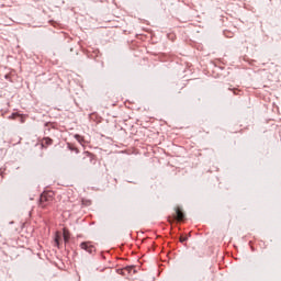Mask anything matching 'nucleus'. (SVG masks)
<instances>
[{
    "instance_id": "1",
    "label": "nucleus",
    "mask_w": 281,
    "mask_h": 281,
    "mask_svg": "<svg viewBox=\"0 0 281 281\" xmlns=\"http://www.w3.org/2000/svg\"><path fill=\"white\" fill-rule=\"evenodd\" d=\"M54 191H44L40 196V207L45 210V207H47V205L54 201Z\"/></svg>"
},
{
    "instance_id": "2",
    "label": "nucleus",
    "mask_w": 281,
    "mask_h": 281,
    "mask_svg": "<svg viewBox=\"0 0 281 281\" xmlns=\"http://www.w3.org/2000/svg\"><path fill=\"white\" fill-rule=\"evenodd\" d=\"M80 248L83 249L85 251H88V254H94V251H95V246H93V244H91V241L81 243Z\"/></svg>"
},
{
    "instance_id": "3",
    "label": "nucleus",
    "mask_w": 281,
    "mask_h": 281,
    "mask_svg": "<svg viewBox=\"0 0 281 281\" xmlns=\"http://www.w3.org/2000/svg\"><path fill=\"white\" fill-rule=\"evenodd\" d=\"M186 218V214H183V211H181V207H176V220L181 222Z\"/></svg>"
},
{
    "instance_id": "4",
    "label": "nucleus",
    "mask_w": 281,
    "mask_h": 281,
    "mask_svg": "<svg viewBox=\"0 0 281 281\" xmlns=\"http://www.w3.org/2000/svg\"><path fill=\"white\" fill-rule=\"evenodd\" d=\"M52 144H54V139L49 138V137H45L42 139V147L43 148H47V146H52Z\"/></svg>"
},
{
    "instance_id": "5",
    "label": "nucleus",
    "mask_w": 281,
    "mask_h": 281,
    "mask_svg": "<svg viewBox=\"0 0 281 281\" xmlns=\"http://www.w3.org/2000/svg\"><path fill=\"white\" fill-rule=\"evenodd\" d=\"M121 273L123 276H126V273H135V267L128 266L121 270Z\"/></svg>"
},
{
    "instance_id": "6",
    "label": "nucleus",
    "mask_w": 281,
    "mask_h": 281,
    "mask_svg": "<svg viewBox=\"0 0 281 281\" xmlns=\"http://www.w3.org/2000/svg\"><path fill=\"white\" fill-rule=\"evenodd\" d=\"M63 236H64V241L69 243V239L71 238V234L69 233V229L64 228Z\"/></svg>"
},
{
    "instance_id": "7",
    "label": "nucleus",
    "mask_w": 281,
    "mask_h": 281,
    "mask_svg": "<svg viewBox=\"0 0 281 281\" xmlns=\"http://www.w3.org/2000/svg\"><path fill=\"white\" fill-rule=\"evenodd\" d=\"M75 139H77L81 146L85 145V137L80 136L79 134L75 135Z\"/></svg>"
},
{
    "instance_id": "8",
    "label": "nucleus",
    "mask_w": 281,
    "mask_h": 281,
    "mask_svg": "<svg viewBox=\"0 0 281 281\" xmlns=\"http://www.w3.org/2000/svg\"><path fill=\"white\" fill-rule=\"evenodd\" d=\"M55 245H56V247H60V235L59 234H56V236H55Z\"/></svg>"
},
{
    "instance_id": "9",
    "label": "nucleus",
    "mask_w": 281,
    "mask_h": 281,
    "mask_svg": "<svg viewBox=\"0 0 281 281\" xmlns=\"http://www.w3.org/2000/svg\"><path fill=\"white\" fill-rule=\"evenodd\" d=\"M69 148H70L71 150L76 151L77 154H79V153H80V150H78V148H76V147H71V146H69Z\"/></svg>"
},
{
    "instance_id": "10",
    "label": "nucleus",
    "mask_w": 281,
    "mask_h": 281,
    "mask_svg": "<svg viewBox=\"0 0 281 281\" xmlns=\"http://www.w3.org/2000/svg\"><path fill=\"white\" fill-rule=\"evenodd\" d=\"M186 240H188V237H183V236L180 237V243H186Z\"/></svg>"
}]
</instances>
